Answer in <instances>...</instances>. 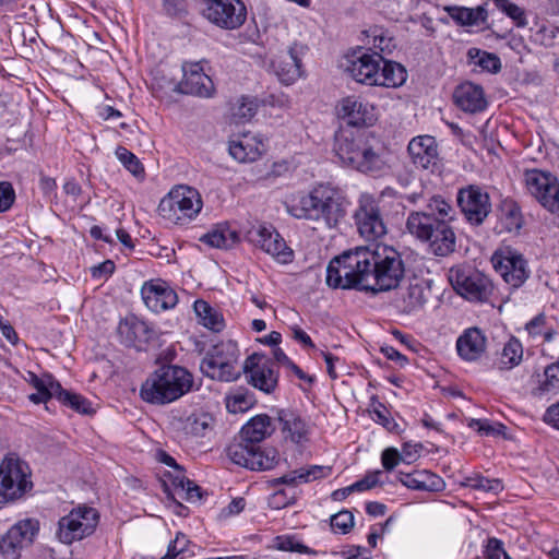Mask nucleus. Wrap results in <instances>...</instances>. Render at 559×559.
Returning a JSON list of instances; mask_svg holds the SVG:
<instances>
[{"mask_svg": "<svg viewBox=\"0 0 559 559\" xmlns=\"http://www.w3.org/2000/svg\"><path fill=\"white\" fill-rule=\"evenodd\" d=\"M334 152L343 164L366 174L380 173L388 165L383 142L366 130L337 133Z\"/></svg>", "mask_w": 559, "mask_h": 559, "instance_id": "1", "label": "nucleus"}, {"mask_svg": "<svg viewBox=\"0 0 559 559\" xmlns=\"http://www.w3.org/2000/svg\"><path fill=\"white\" fill-rule=\"evenodd\" d=\"M373 246L356 247L332 259L326 267V285L333 289L371 292Z\"/></svg>", "mask_w": 559, "mask_h": 559, "instance_id": "2", "label": "nucleus"}, {"mask_svg": "<svg viewBox=\"0 0 559 559\" xmlns=\"http://www.w3.org/2000/svg\"><path fill=\"white\" fill-rule=\"evenodd\" d=\"M192 383V374L187 369L174 365L162 366L143 382L140 395L152 404H167L188 393Z\"/></svg>", "mask_w": 559, "mask_h": 559, "instance_id": "3", "label": "nucleus"}, {"mask_svg": "<svg viewBox=\"0 0 559 559\" xmlns=\"http://www.w3.org/2000/svg\"><path fill=\"white\" fill-rule=\"evenodd\" d=\"M371 293L396 288L404 278L405 267L401 253L393 247L373 245Z\"/></svg>", "mask_w": 559, "mask_h": 559, "instance_id": "4", "label": "nucleus"}, {"mask_svg": "<svg viewBox=\"0 0 559 559\" xmlns=\"http://www.w3.org/2000/svg\"><path fill=\"white\" fill-rule=\"evenodd\" d=\"M29 465L15 454H9L0 463V503L19 501L33 489Z\"/></svg>", "mask_w": 559, "mask_h": 559, "instance_id": "5", "label": "nucleus"}, {"mask_svg": "<svg viewBox=\"0 0 559 559\" xmlns=\"http://www.w3.org/2000/svg\"><path fill=\"white\" fill-rule=\"evenodd\" d=\"M200 193L188 186L173 188L159 202V215L174 224L183 225L192 221L202 210Z\"/></svg>", "mask_w": 559, "mask_h": 559, "instance_id": "6", "label": "nucleus"}, {"mask_svg": "<svg viewBox=\"0 0 559 559\" xmlns=\"http://www.w3.org/2000/svg\"><path fill=\"white\" fill-rule=\"evenodd\" d=\"M427 207L438 213L440 222L433 225L431 236L424 242L428 243L435 255L447 257L454 252L456 246L455 233L449 224L455 216V210L441 195H432L428 200Z\"/></svg>", "mask_w": 559, "mask_h": 559, "instance_id": "7", "label": "nucleus"}, {"mask_svg": "<svg viewBox=\"0 0 559 559\" xmlns=\"http://www.w3.org/2000/svg\"><path fill=\"white\" fill-rule=\"evenodd\" d=\"M98 523L99 513L95 508L79 504L59 519L56 538L64 545H72L93 535Z\"/></svg>", "mask_w": 559, "mask_h": 559, "instance_id": "8", "label": "nucleus"}, {"mask_svg": "<svg viewBox=\"0 0 559 559\" xmlns=\"http://www.w3.org/2000/svg\"><path fill=\"white\" fill-rule=\"evenodd\" d=\"M453 289L469 301H487L493 285L488 276L466 264L454 265L448 273Z\"/></svg>", "mask_w": 559, "mask_h": 559, "instance_id": "9", "label": "nucleus"}, {"mask_svg": "<svg viewBox=\"0 0 559 559\" xmlns=\"http://www.w3.org/2000/svg\"><path fill=\"white\" fill-rule=\"evenodd\" d=\"M490 261L493 270L510 288L522 287L531 276L527 260L518 249L509 245L499 246Z\"/></svg>", "mask_w": 559, "mask_h": 559, "instance_id": "10", "label": "nucleus"}, {"mask_svg": "<svg viewBox=\"0 0 559 559\" xmlns=\"http://www.w3.org/2000/svg\"><path fill=\"white\" fill-rule=\"evenodd\" d=\"M238 350L234 343H219L213 346L200 364L202 373L213 380L234 381L239 372L236 369Z\"/></svg>", "mask_w": 559, "mask_h": 559, "instance_id": "11", "label": "nucleus"}, {"mask_svg": "<svg viewBox=\"0 0 559 559\" xmlns=\"http://www.w3.org/2000/svg\"><path fill=\"white\" fill-rule=\"evenodd\" d=\"M346 205L338 189L323 183L313 188V222L322 221L328 227H335L345 216Z\"/></svg>", "mask_w": 559, "mask_h": 559, "instance_id": "12", "label": "nucleus"}, {"mask_svg": "<svg viewBox=\"0 0 559 559\" xmlns=\"http://www.w3.org/2000/svg\"><path fill=\"white\" fill-rule=\"evenodd\" d=\"M380 198L368 192L358 198L354 219L359 235L367 240H377L386 234V225L379 207Z\"/></svg>", "mask_w": 559, "mask_h": 559, "instance_id": "13", "label": "nucleus"}, {"mask_svg": "<svg viewBox=\"0 0 559 559\" xmlns=\"http://www.w3.org/2000/svg\"><path fill=\"white\" fill-rule=\"evenodd\" d=\"M382 63V55L359 48L346 55L342 68L357 83L376 86Z\"/></svg>", "mask_w": 559, "mask_h": 559, "instance_id": "14", "label": "nucleus"}, {"mask_svg": "<svg viewBox=\"0 0 559 559\" xmlns=\"http://www.w3.org/2000/svg\"><path fill=\"white\" fill-rule=\"evenodd\" d=\"M523 181L527 192L546 210L551 213L559 212V182L551 173L527 169L523 174Z\"/></svg>", "mask_w": 559, "mask_h": 559, "instance_id": "15", "label": "nucleus"}, {"mask_svg": "<svg viewBox=\"0 0 559 559\" xmlns=\"http://www.w3.org/2000/svg\"><path fill=\"white\" fill-rule=\"evenodd\" d=\"M456 202L465 219L473 226L481 225L491 213L490 195L477 185L459 189Z\"/></svg>", "mask_w": 559, "mask_h": 559, "instance_id": "16", "label": "nucleus"}, {"mask_svg": "<svg viewBox=\"0 0 559 559\" xmlns=\"http://www.w3.org/2000/svg\"><path fill=\"white\" fill-rule=\"evenodd\" d=\"M228 455L237 465L253 471H269L280 462V453L276 449L262 448L259 444H234L229 447Z\"/></svg>", "mask_w": 559, "mask_h": 559, "instance_id": "17", "label": "nucleus"}, {"mask_svg": "<svg viewBox=\"0 0 559 559\" xmlns=\"http://www.w3.org/2000/svg\"><path fill=\"white\" fill-rule=\"evenodd\" d=\"M203 15L225 29L239 28L247 19V9L241 0H204Z\"/></svg>", "mask_w": 559, "mask_h": 559, "instance_id": "18", "label": "nucleus"}, {"mask_svg": "<svg viewBox=\"0 0 559 559\" xmlns=\"http://www.w3.org/2000/svg\"><path fill=\"white\" fill-rule=\"evenodd\" d=\"M245 373L255 389L270 394L278 383V369L275 362L263 355L253 354L246 359Z\"/></svg>", "mask_w": 559, "mask_h": 559, "instance_id": "19", "label": "nucleus"}, {"mask_svg": "<svg viewBox=\"0 0 559 559\" xmlns=\"http://www.w3.org/2000/svg\"><path fill=\"white\" fill-rule=\"evenodd\" d=\"M38 521L26 519L11 526L0 539V559H19L20 550L33 542Z\"/></svg>", "mask_w": 559, "mask_h": 559, "instance_id": "20", "label": "nucleus"}, {"mask_svg": "<svg viewBox=\"0 0 559 559\" xmlns=\"http://www.w3.org/2000/svg\"><path fill=\"white\" fill-rule=\"evenodd\" d=\"M336 109L338 117L353 127L372 126L378 118L376 106L356 95L342 98Z\"/></svg>", "mask_w": 559, "mask_h": 559, "instance_id": "21", "label": "nucleus"}, {"mask_svg": "<svg viewBox=\"0 0 559 559\" xmlns=\"http://www.w3.org/2000/svg\"><path fill=\"white\" fill-rule=\"evenodd\" d=\"M248 239L267 254L282 263L293 259V251L287 247L281 235L271 227L259 226L248 231Z\"/></svg>", "mask_w": 559, "mask_h": 559, "instance_id": "22", "label": "nucleus"}, {"mask_svg": "<svg viewBox=\"0 0 559 559\" xmlns=\"http://www.w3.org/2000/svg\"><path fill=\"white\" fill-rule=\"evenodd\" d=\"M141 296L145 306L153 312L174 308L178 302L177 293L163 280H151L143 284Z\"/></svg>", "mask_w": 559, "mask_h": 559, "instance_id": "23", "label": "nucleus"}, {"mask_svg": "<svg viewBox=\"0 0 559 559\" xmlns=\"http://www.w3.org/2000/svg\"><path fill=\"white\" fill-rule=\"evenodd\" d=\"M271 68L281 83L292 85L302 75L300 51L297 45L278 52L271 62Z\"/></svg>", "mask_w": 559, "mask_h": 559, "instance_id": "24", "label": "nucleus"}, {"mask_svg": "<svg viewBox=\"0 0 559 559\" xmlns=\"http://www.w3.org/2000/svg\"><path fill=\"white\" fill-rule=\"evenodd\" d=\"M183 78L179 83L181 93L199 97H211L214 93L212 79L204 73L199 62L185 63L182 66Z\"/></svg>", "mask_w": 559, "mask_h": 559, "instance_id": "25", "label": "nucleus"}, {"mask_svg": "<svg viewBox=\"0 0 559 559\" xmlns=\"http://www.w3.org/2000/svg\"><path fill=\"white\" fill-rule=\"evenodd\" d=\"M276 415L285 441L297 445L309 441L311 425L306 419L290 409H278Z\"/></svg>", "mask_w": 559, "mask_h": 559, "instance_id": "26", "label": "nucleus"}, {"mask_svg": "<svg viewBox=\"0 0 559 559\" xmlns=\"http://www.w3.org/2000/svg\"><path fill=\"white\" fill-rule=\"evenodd\" d=\"M118 334L128 346L141 347L156 337L155 329L135 316L127 317L118 325Z\"/></svg>", "mask_w": 559, "mask_h": 559, "instance_id": "27", "label": "nucleus"}, {"mask_svg": "<svg viewBox=\"0 0 559 559\" xmlns=\"http://www.w3.org/2000/svg\"><path fill=\"white\" fill-rule=\"evenodd\" d=\"M407 151L412 163L417 168L432 170L438 164V145L433 136L419 135L412 139Z\"/></svg>", "mask_w": 559, "mask_h": 559, "instance_id": "28", "label": "nucleus"}, {"mask_svg": "<svg viewBox=\"0 0 559 559\" xmlns=\"http://www.w3.org/2000/svg\"><path fill=\"white\" fill-rule=\"evenodd\" d=\"M452 98L454 105L464 112L477 114L487 107L484 88L473 82H463L457 85Z\"/></svg>", "mask_w": 559, "mask_h": 559, "instance_id": "29", "label": "nucleus"}, {"mask_svg": "<svg viewBox=\"0 0 559 559\" xmlns=\"http://www.w3.org/2000/svg\"><path fill=\"white\" fill-rule=\"evenodd\" d=\"M230 156L240 163L257 160L264 151V143L260 135L243 132L229 140Z\"/></svg>", "mask_w": 559, "mask_h": 559, "instance_id": "30", "label": "nucleus"}, {"mask_svg": "<svg viewBox=\"0 0 559 559\" xmlns=\"http://www.w3.org/2000/svg\"><path fill=\"white\" fill-rule=\"evenodd\" d=\"M459 356L466 361H475L486 350V336L478 328H469L456 341Z\"/></svg>", "mask_w": 559, "mask_h": 559, "instance_id": "31", "label": "nucleus"}, {"mask_svg": "<svg viewBox=\"0 0 559 559\" xmlns=\"http://www.w3.org/2000/svg\"><path fill=\"white\" fill-rule=\"evenodd\" d=\"M397 479L407 488L419 491H440L444 483L441 477L427 469L397 473Z\"/></svg>", "mask_w": 559, "mask_h": 559, "instance_id": "32", "label": "nucleus"}, {"mask_svg": "<svg viewBox=\"0 0 559 559\" xmlns=\"http://www.w3.org/2000/svg\"><path fill=\"white\" fill-rule=\"evenodd\" d=\"M425 288L419 283L409 284L402 288L394 298V307L404 314L416 313L426 304Z\"/></svg>", "mask_w": 559, "mask_h": 559, "instance_id": "33", "label": "nucleus"}, {"mask_svg": "<svg viewBox=\"0 0 559 559\" xmlns=\"http://www.w3.org/2000/svg\"><path fill=\"white\" fill-rule=\"evenodd\" d=\"M201 242L217 249H230L240 240L239 234L227 222L217 223L199 239Z\"/></svg>", "mask_w": 559, "mask_h": 559, "instance_id": "34", "label": "nucleus"}, {"mask_svg": "<svg viewBox=\"0 0 559 559\" xmlns=\"http://www.w3.org/2000/svg\"><path fill=\"white\" fill-rule=\"evenodd\" d=\"M440 222V216L437 212L430 211H416L409 213L406 219L407 231L420 241H425L431 236L433 225Z\"/></svg>", "mask_w": 559, "mask_h": 559, "instance_id": "35", "label": "nucleus"}, {"mask_svg": "<svg viewBox=\"0 0 559 559\" xmlns=\"http://www.w3.org/2000/svg\"><path fill=\"white\" fill-rule=\"evenodd\" d=\"M275 427L271 417L266 414H260L252 417L242 428L241 437L243 444H259L265 438L272 435Z\"/></svg>", "mask_w": 559, "mask_h": 559, "instance_id": "36", "label": "nucleus"}, {"mask_svg": "<svg viewBox=\"0 0 559 559\" xmlns=\"http://www.w3.org/2000/svg\"><path fill=\"white\" fill-rule=\"evenodd\" d=\"M331 472V467L321 465H311L292 471L278 478L272 480L273 486L287 485L297 486L298 484L310 483L326 477Z\"/></svg>", "mask_w": 559, "mask_h": 559, "instance_id": "37", "label": "nucleus"}, {"mask_svg": "<svg viewBox=\"0 0 559 559\" xmlns=\"http://www.w3.org/2000/svg\"><path fill=\"white\" fill-rule=\"evenodd\" d=\"M179 423V428L183 430L186 435L203 437L213 428L214 418L209 413L195 412L180 419Z\"/></svg>", "mask_w": 559, "mask_h": 559, "instance_id": "38", "label": "nucleus"}, {"mask_svg": "<svg viewBox=\"0 0 559 559\" xmlns=\"http://www.w3.org/2000/svg\"><path fill=\"white\" fill-rule=\"evenodd\" d=\"M406 78L407 73L402 64L383 57L376 86L399 87L404 84Z\"/></svg>", "mask_w": 559, "mask_h": 559, "instance_id": "39", "label": "nucleus"}, {"mask_svg": "<svg viewBox=\"0 0 559 559\" xmlns=\"http://www.w3.org/2000/svg\"><path fill=\"white\" fill-rule=\"evenodd\" d=\"M445 11L449 16L462 26H474L484 23L487 19V11L484 7L465 8V7H447Z\"/></svg>", "mask_w": 559, "mask_h": 559, "instance_id": "40", "label": "nucleus"}, {"mask_svg": "<svg viewBox=\"0 0 559 559\" xmlns=\"http://www.w3.org/2000/svg\"><path fill=\"white\" fill-rule=\"evenodd\" d=\"M289 215L297 219L313 222V189L309 193H297L286 203Z\"/></svg>", "mask_w": 559, "mask_h": 559, "instance_id": "41", "label": "nucleus"}, {"mask_svg": "<svg viewBox=\"0 0 559 559\" xmlns=\"http://www.w3.org/2000/svg\"><path fill=\"white\" fill-rule=\"evenodd\" d=\"M534 396L555 395L559 393V362L548 365L538 384L532 390Z\"/></svg>", "mask_w": 559, "mask_h": 559, "instance_id": "42", "label": "nucleus"}, {"mask_svg": "<svg viewBox=\"0 0 559 559\" xmlns=\"http://www.w3.org/2000/svg\"><path fill=\"white\" fill-rule=\"evenodd\" d=\"M194 311L205 328L213 331H221L224 326V320L221 313L212 308L205 300L198 299L193 305Z\"/></svg>", "mask_w": 559, "mask_h": 559, "instance_id": "43", "label": "nucleus"}, {"mask_svg": "<svg viewBox=\"0 0 559 559\" xmlns=\"http://www.w3.org/2000/svg\"><path fill=\"white\" fill-rule=\"evenodd\" d=\"M525 331L532 338L543 337V341L550 343L557 336V330L548 323L547 317L539 313L525 324Z\"/></svg>", "mask_w": 559, "mask_h": 559, "instance_id": "44", "label": "nucleus"}, {"mask_svg": "<svg viewBox=\"0 0 559 559\" xmlns=\"http://www.w3.org/2000/svg\"><path fill=\"white\" fill-rule=\"evenodd\" d=\"M469 63L479 67L483 71L498 73L501 70V61L496 53L481 50L479 48H469L467 51Z\"/></svg>", "mask_w": 559, "mask_h": 559, "instance_id": "45", "label": "nucleus"}, {"mask_svg": "<svg viewBox=\"0 0 559 559\" xmlns=\"http://www.w3.org/2000/svg\"><path fill=\"white\" fill-rule=\"evenodd\" d=\"M523 358V346L516 337H511L503 346L499 364L500 369H512L520 365Z\"/></svg>", "mask_w": 559, "mask_h": 559, "instance_id": "46", "label": "nucleus"}, {"mask_svg": "<svg viewBox=\"0 0 559 559\" xmlns=\"http://www.w3.org/2000/svg\"><path fill=\"white\" fill-rule=\"evenodd\" d=\"M57 400L80 414L88 415L93 413L92 404L87 399L81 394L64 390L61 385L57 392Z\"/></svg>", "mask_w": 559, "mask_h": 559, "instance_id": "47", "label": "nucleus"}, {"mask_svg": "<svg viewBox=\"0 0 559 559\" xmlns=\"http://www.w3.org/2000/svg\"><path fill=\"white\" fill-rule=\"evenodd\" d=\"M171 485L175 495L187 501H198L201 499V489L190 479H187L181 473L171 478Z\"/></svg>", "mask_w": 559, "mask_h": 559, "instance_id": "48", "label": "nucleus"}, {"mask_svg": "<svg viewBox=\"0 0 559 559\" xmlns=\"http://www.w3.org/2000/svg\"><path fill=\"white\" fill-rule=\"evenodd\" d=\"M462 486L469 487L475 490H480L484 492H493L498 493L502 491L503 485L500 479L493 478L489 479L484 477L481 474L475 473L469 476H466L462 481Z\"/></svg>", "mask_w": 559, "mask_h": 559, "instance_id": "49", "label": "nucleus"}, {"mask_svg": "<svg viewBox=\"0 0 559 559\" xmlns=\"http://www.w3.org/2000/svg\"><path fill=\"white\" fill-rule=\"evenodd\" d=\"M259 108L258 100L252 97L242 96L231 109V118L236 123L250 121Z\"/></svg>", "mask_w": 559, "mask_h": 559, "instance_id": "50", "label": "nucleus"}, {"mask_svg": "<svg viewBox=\"0 0 559 559\" xmlns=\"http://www.w3.org/2000/svg\"><path fill=\"white\" fill-rule=\"evenodd\" d=\"M500 224L508 233H518L523 225V218L520 207L514 204H504L501 212Z\"/></svg>", "mask_w": 559, "mask_h": 559, "instance_id": "51", "label": "nucleus"}, {"mask_svg": "<svg viewBox=\"0 0 559 559\" xmlns=\"http://www.w3.org/2000/svg\"><path fill=\"white\" fill-rule=\"evenodd\" d=\"M495 7L509 16L518 27H525L527 19L525 10L510 0H492Z\"/></svg>", "mask_w": 559, "mask_h": 559, "instance_id": "52", "label": "nucleus"}, {"mask_svg": "<svg viewBox=\"0 0 559 559\" xmlns=\"http://www.w3.org/2000/svg\"><path fill=\"white\" fill-rule=\"evenodd\" d=\"M368 412L373 421L382 425L389 431H393L397 427V424L391 418L389 409L376 397L371 399Z\"/></svg>", "mask_w": 559, "mask_h": 559, "instance_id": "53", "label": "nucleus"}, {"mask_svg": "<svg viewBox=\"0 0 559 559\" xmlns=\"http://www.w3.org/2000/svg\"><path fill=\"white\" fill-rule=\"evenodd\" d=\"M275 547L282 551H292L305 555H317V551L299 540H297L294 536H277L275 538Z\"/></svg>", "mask_w": 559, "mask_h": 559, "instance_id": "54", "label": "nucleus"}, {"mask_svg": "<svg viewBox=\"0 0 559 559\" xmlns=\"http://www.w3.org/2000/svg\"><path fill=\"white\" fill-rule=\"evenodd\" d=\"M116 156L120 163L135 177L144 176V167L139 158L126 147L119 146Z\"/></svg>", "mask_w": 559, "mask_h": 559, "instance_id": "55", "label": "nucleus"}, {"mask_svg": "<svg viewBox=\"0 0 559 559\" xmlns=\"http://www.w3.org/2000/svg\"><path fill=\"white\" fill-rule=\"evenodd\" d=\"M253 404L252 396L247 393L238 392L226 397V407L229 413H243Z\"/></svg>", "mask_w": 559, "mask_h": 559, "instance_id": "56", "label": "nucleus"}, {"mask_svg": "<svg viewBox=\"0 0 559 559\" xmlns=\"http://www.w3.org/2000/svg\"><path fill=\"white\" fill-rule=\"evenodd\" d=\"M29 382L36 389L37 392H50L57 393L60 390V383L55 380L51 374L45 373L41 377L29 372Z\"/></svg>", "mask_w": 559, "mask_h": 559, "instance_id": "57", "label": "nucleus"}, {"mask_svg": "<svg viewBox=\"0 0 559 559\" xmlns=\"http://www.w3.org/2000/svg\"><path fill=\"white\" fill-rule=\"evenodd\" d=\"M330 524L334 532L346 534L354 525V515L347 510L340 511L331 516Z\"/></svg>", "mask_w": 559, "mask_h": 559, "instance_id": "58", "label": "nucleus"}, {"mask_svg": "<svg viewBox=\"0 0 559 559\" xmlns=\"http://www.w3.org/2000/svg\"><path fill=\"white\" fill-rule=\"evenodd\" d=\"M15 191L11 182H0V213L9 211L15 201Z\"/></svg>", "mask_w": 559, "mask_h": 559, "instance_id": "59", "label": "nucleus"}, {"mask_svg": "<svg viewBox=\"0 0 559 559\" xmlns=\"http://www.w3.org/2000/svg\"><path fill=\"white\" fill-rule=\"evenodd\" d=\"M502 556L504 558L509 556L503 548V543L496 537L488 538L485 549L486 559H501Z\"/></svg>", "mask_w": 559, "mask_h": 559, "instance_id": "60", "label": "nucleus"}, {"mask_svg": "<svg viewBox=\"0 0 559 559\" xmlns=\"http://www.w3.org/2000/svg\"><path fill=\"white\" fill-rule=\"evenodd\" d=\"M382 466L385 471H392L400 462L405 461V457L394 448H388L381 455Z\"/></svg>", "mask_w": 559, "mask_h": 559, "instance_id": "61", "label": "nucleus"}, {"mask_svg": "<svg viewBox=\"0 0 559 559\" xmlns=\"http://www.w3.org/2000/svg\"><path fill=\"white\" fill-rule=\"evenodd\" d=\"M380 471L367 474L364 478L352 485L355 491H365L376 487L379 484Z\"/></svg>", "mask_w": 559, "mask_h": 559, "instance_id": "62", "label": "nucleus"}, {"mask_svg": "<svg viewBox=\"0 0 559 559\" xmlns=\"http://www.w3.org/2000/svg\"><path fill=\"white\" fill-rule=\"evenodd\" d=\"M115 271V263L111 260H106L98 265L91 269V275L95 280L107 278Z\"/></svg>", "mask_w": 559, "mask_h": 559, "instance_id": "63", "label": "nucleus"}, {"mask_svg": "<svg viewBox=\"0 0 559 559\" xmlns=\"http://www.w3.org/2000/svg\"><path fill=\"white\" fill-rule=\"evenodd\" d=\"M381 353L390 360L395 361L400 367H404L408 359L406 356L401 354L397 349H395L393 346H382Z\"/></svg>", "mask_w": 559, "mask_h": 559, "instance_id": "64", "label": "nucleus"}]
</instances>
